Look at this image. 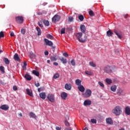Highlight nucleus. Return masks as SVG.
<instances>
[{
    "label": "nucleus",
    "instance_id": "a19ab883",
    "mask_svg": "<svg viewBox=\"0 0 130 130\" xmlns=\"http://www.w3.org/2000/svg\"><path fill=\"white\" fill-rule=\"evenodd\" d=\"M66 33V28H62L61 29V34H64Z\"/></svg>",
    "mask_w": 130,
    "mask_h": 130
},
{
    "label": "nucleus",
    "instance_id": "864d4df0",
    "mask_svg": "<svg viewBox=\"0 0 130 130\" xmlns=\"http://www.w3.org/2000/svg\"><path fill=\"white\" fill-rule=\"evenodd\" d=\"M44 54L45 55H48V54H49V52H48V51H45L44 52Z\"/></svg>",
    "mask_w": 130,
    "mask_h": 130
},
{
    "label": "nucleus",
    "instance_id": "5701e85b",
    "mask_svg": "<svg viewBox=\"0 0 130 130\" xmlns=\"http://www.w3.org/2000/svg\"><path fill=\"white\" fill-rule=\"evenodd\" d=\"M116 89H117V86L116 85H112L110 87V90L112 92H116Z\"/></svg>",
    "mask_w": 130,
    "mask_h": 130
},
{
    "label": "nucleus",
    "instance_id": "412c9836",
    "mask_svg": "<svg viewBox=\"0 0 130 130\" xmlns=\"http://www.w3.org/2000/svg\"><path fill=\"white\" fill-rule=\"evenodd\" d=\"M39 96L41 99H45L46 98V93L45 92H41L39 94Z\"/></svg>",
    "mask_w": 130,
    "mask_h": 130
},
{
    "label": "nucleus",
    "instance_id": "7c9ffc66",
    "mask_svg": "<svg viewBox=\"0 0 130 130\" xmlns=\"http://www.w3.org/2000/svg\"><path fill=\"white\" fill-rule=\"evenodd\" d=\"M85 74L87 75V76H92L93 72L91 71H85Z\"/></svg>",
    "mask_w": 130,
    "mask_h": 130
},
{
    "label": "nucleus",
    "instance_id": "bf43d9fd",
    "mask_svg": "<svg viewBox=\"0 0 130 130\" xmlns=\"http://www.w3.org/2000/svg\"><path fill=\"white\" fill-rule=\"evenodd\" d=\"M56 130H61V127H56Z\"/></svg>",
    "mask_w": 130,
    "mask_h": 130
},
{
    "label": "nucleus",
    "instance_id": "3c124183",
    "mask_svg": "<svg viewBox=\"0 0 130 130\" xmlns=\"http://www.w3.org/2000/svg\"><path fill=\"white\" fill-rule=\"evenodd\" d=\"M63 55L65 56V57H68V56H69V54L67 52H64L63 53Z\"/></svg>",
    "mask_w": 130,
    "mask_h": 130
},
{
    "label": "nucleus",
    "instance_id": "6e6552de",
    "mask_svg": "<svg viewBox=\"0 0 130 130\" xmlns=\"http://www.w3.org/2000/svg\"><path fill=\"white\" fill-rule=\"evenodd\" d=\"M48 100L50 102L53 103L54 102V95L51 93H49L47 96Z\"/></svg>",
    "mask_w": 130,
    "mask_h": 130
},
{
    "label": "nucleus",
    "instance_id": "052dcab7",
    "mask_svg": "<svg viewBox=\"0 0 130 130\" xmlns=\"http://www.w3.org/2000/svg\"><path fill=\"white\" fill-rule=\"evenodd\" d=\"M123 17H124V18H127L128 17V14H124Z\"/></svg>",
    "mask_w": 130,
    "mask_h": 130
},
{
    "label": "nucleus",
    "instance_id": "cd10ccee",
    "mask_svg": "<svg viewBox=\"0 0 130 130\" xmlns=\"http://www.w3.org/2000/svg\"><path fill=\"white\" fill-rule=\"evenodd\" d=\"M60 60L62 62V63H64V64L67 63V62H68L67 59L63 57L60 58Z\"/></svg>",
    "mask_w": 130,
    "mask_h": 130
},
{
    "label": "nucleus",
    "instance_id": "c9c22d12",
    "mask_svg": "<svg viewBox=\"0 0 130 130\" xmlns=\"http://www.w3.org/2000/svg\"><path fill=\"white\" fill-rule=\"evenodd\" d=\"M70 63H71L72 66L75 67L76 66V62H75V59H72V60L70 61Z\"/></svg>",
    "mask_w": 130,
    "mask_h": 130
},
{
    "label": "nucleus",
    "instance_id": "1a4fd4ad",
    "mask_svg": "<svg viewBox=\"0 0 130 130\" xmlns=\"http://www.w3.org/2000/svg\"><path fill=\"white\" fill-rule=\"evenodd\" d=\"M52 20L53 23H56V22H58V21L60 20V16L58 15H55L53 16Z\"/></svg>",
    "mask_w": 130,
    "mask_h": 130
},
{
    "label": "nucleus",
    "instance_id": "4be33fe9",
    "mask_svg": "<svg viewBox=\"0 0 130 130\" xmlns=\"http://www.w3.org/2000/svg\"><path fill=\"white\" fill-rule=\"evenodd\" d=\"M80 30L82 33L85 34L86 32V26H85V25H82L80 26Z\"/></svg>",
    "mask_w": 130,
    "mask_h": 130
},
{
    "label": "nucleus",
    "instance_id": "f8f14e48",
    "mask_svg": "<svg viewBox=\"0 0 130 130\" xmlns=\"http://www.w3.org/2000/svg\"><path fill=\"white\" fill-rule=\"evenodd\" d=\"M44 41L46 43V45H48L49 46H52L53 45L52 42L48 40L47 39H45Z\"/></svg>",
    "mask_w": 130,
    "mask_h": 130
},
{
    "label": "nucleus",
    "instance_id": "f257e3e1",
    "mask_svg": "<svg viewBox=\"0 0 130 130\" xmlns=\"http://www.w3.org/2000/svg\"><path fill=\"white\" fill-rule=\"evenodd\" d=\"M75 36L77 39L78 40L79 42L81 43H85L86 41H87V36L85 35L83 37V33L82 32H77L75 34Z\"/></svg>",
    "mask_w": 130,
    "mask_h": 130
},
{
    "label": "nucleus",
    "instance_id": "bb28decb",
    "mask_svg": "<svg viewBox=\"0 0 130 130\" xmlns=\"http://www.w3.org/2000/svg\"><path fill=\"white\" fill-rule=\"evenodd\" d=\"M36 30H37L38 32V36H40V35H41V29H40V28H39V27H36Z\"/></svg>",
    "mask_w": 130,
    "mask_h": 130
},
{
    "label": "nucleus",
    "instance_id": "8fccbe9b",
    "mask_svg": "<svg viewBox=\"0 0 130 130\" xmlns=\"http://www.w3.org/2000/svg\"><path fill=\"white\" fill-rule=\"evenodd\" d=\"M105 82H112V80L110 78H107L106 79Z\"/></svg>",
    "mask_w": 130,
    "mask_h": 130
},
{
    "label": "nucleus",
    "instance_id": "c85d7f7f",
    "mask_svg": "<svg viewBox=\"0 0 130 130\" xmlns=\"http://www.w3.org/2000/svg\"><path fill=\"white\" fill-rule=\"evenodd\" d=\"M4 61L6 64H10V60L8 58H4Z\"/></svg>",
    "mask_w": 130,
    "mask_h": 130
},
{
    "label": "nucleus",
    "instance_id": "e433bc0d",
    "mask_svg": "<svg viewBox=\"0 0 130 130\" xmlns=\"http://www.w3.org/2000/svg\"><path fill=\"white\" fill-rule=\"evenodd\" d=\"M47 38L51 39V40H53V37L51 36L50 34H48L47 36Z\"/></svg>",
    "mask_w": 130,
    "mask_h": 130
},
{
    "label": "nucleus",
    "instance_id": "f704fd0d",
    "mask_svg": "<svg viewBox=\"0 0 130 130\" xmlns=\"http://www.w3.org/2000/svg\"><path fill=\"white\" fill-rule=\"evenodd\" d=\"M43 23L44 24L45 26H49V21H48V20H44Z\"/></svg>",
    "mask_w": 130,
    "mask_h": 130
},
{
    "label": "nucleus",
    "instance_id": "0eeeda50",
    "mask_svg": "<svg viewBox=\"0 0 130 130\" xmlns=\"http://www.w3.org/2000/svg\"><path fill=\"white\" fill-rule=\"evenodd\" d=\"M16 22H17L18 24H22L23 22H24V18L21 16H17L16 17Z\"/></svg>",
    "mask_w": 130,
    "mask_h": 130
},
{
    "label": "nucleus",
    "instance_id": "680f3d73",
    "mask_svg": "<svg viewBox=\"0 0 130 130\" xmlns=\"http://www.w3.org/2000/svg\"><path fill=\"white\" fill-rule=\"evenodd\" d=\"M117 81H118V80H117V78H114V80H113L114 82H116Z\"/></svg>",
    "mask_w": 130,
    "mask_h": 130
},
{
    "label": "nucleus",
    "instance_id": "20e7f679",
    "mask_svg": "<svg viewBox=\"0 0 130 130\" xmlns=\"http://www.w3.org/2000/svg\"><path fill=\"white\" fill-rule=\"evenodd\" d=\"M76 85L78 86L77 88L80 92H81V93L85 92V87L82 85L81 82H76Z\"/></svg>",
    "mask_w": 130,
    "mask_h": 130
},
{
    "label": "nucleus",
    "instance_id": "4468645a",
    "mask_svg": "<svg viewBox=\"0 0 130 130\" xmlns=\"http://www.w3.org/2000/svg\"><path fill=\"white\" fill-rule=\"evenodd\" d=\"M13 58L16 61H20V60H21V59L20 58V57H19L18 53H15L14 54Z\"/></svg>",
    "mask_w": 130,
    "mask_h": 130
},
{
    "label": "nucleus",
    "instance_id": "c756f323",
    "mask_svg": "<svg viewBox=\"0 0 130 130\" xmlns=\"http://www.w3.org/2000/svg\"><path fill=\"white\" fill-rule=\"evenodd\" d=\"M88 14L90 17H94L95 16V14H94V12L93 11L89 10V11L88 12Z\"/></svg>",
    "mask_w": 130,
    "mask_h": 130
},
{
    "label": "nucleus",
    "instance_id": "09e8293b",
    "mask_svg": "<svg viewBox=\"0 0 130 130\" xmlns=\"http://www.w3.org/2000/svg\"><path fill=\"white\" fill-rule=\"evenodd\" d=\"M73 20H74V18H73V17L70 16L69 17V22H73Z\"/></svg>",
    "mask_w": 130,
    "mask_h": 130
},
{
    "label": "nucleus",
    "instance_id": "ea45409f",
    "mask_svg": "<svg viewBox=\"0 0 130 130\" xmlns=\"http://www.w3.org/2000/svg\"><path fill=\"white\" fill-rule=\"evenodd\" d=\"M54 79H57V78H59V74L58 73H56L53 76Z\"/></svg>",
    "mask_w": 130,
    "mask_h": 130
},
{
    "label": "nucleus",
    "instance_id": "6ab92c4d",
    "mask_svg": "<svg viewBox=\"0 0 130 130\" xmlns=\"http://www.w3.org/2000/svg\"><path fill=\"white\" fill-rule=\"evenodd\" d=\"M64 88L68 91H70L72 89V85L70 84L67 83L65 84Z\"/></svg>",
    "mask_w": 130,
    "mask_h": 130
},
{
    "label": "nucleus",
    "instance_id": "13d9d810",
    "mask_svg": "<svg viewBox=\"0 0 130 130\" xmlns=\"http://www.w3.org/2000/svg\"><path fill=\"white\" fill-rule=\"evenodd\" d=\"M38 92H40L41 91H42V88H39L38 89Z\"/></svg>",
    "mask_w": 130,
    "mask_h": 130
},
{
    "label": "nucleus",
    "instance_id": "dca6fc26",
    "mask_svg": "<svg viewBox=\"0 0 130 130\" xmlns=\"http://www.w3.org/2000/svg\"><path fill=\"white\" fill-rule=\"evenodd\" d=\"M125 113L127 115H130V107L127 106L125 108Z\"/></svg>",
    "mask_w": 130,
    "mask_h": 130
},
{
    "label": "nucleus",
    "instance_id": "2eb2a0df",
    "mask_svg": "<svg viewBox=\"0 0 130 130\" xmlns=\"http://www.w3.org/2000/svg\"><path fill=\"white\" fill-rule=\"evenodd\" d=\"M106 121L108 124H113V120H112L111 118H106Z\"/></svg>",
    "mask_w": 130,
    "mask_h": 130
},
{
    "label": "nucleus",
    "instance_id": "f3484780",
    "mask_svg": "<svg viewBox=\"0 0 130 130\" xmlns=\"http://www.w3.org/2000/svg\"><path fill=\"white\" fill-rule=\"evenodd\" d=\"M25 79L27 80V81H31L32 80V77L30 76L28 73H27L24 76Z\"/></svg>",
    "mask_w": 130,
    "mask_h": 130
},
{
    "label": "nucleus",
    "instance_id": "603ef678",
    "mask_svg": "<svg viewBox=\"0 0 130 130\" xmlns=\"http://www.w3.org/2000/svg\"><path fill=\"white\" fill-rule=\"evenodd\" d=\"M38 24L39 26L40 27H41V28H43V24L40 23V22H38Z\"/></svg>",
    "mask_w": 130,
    "mask_h": 130
},
{
    "label": "nucleus",
    "instance_id": "ddd939ff",
    "mask_svg": "<svg viewBox=\"0 0 130 130\" xmlns=\"http://www.w3.org/2000/svg\"><path fill=\"white\" fill-rule=\"evenodd\" d=\"M68 98V93L66 92H63L61 93V98L63 99V100H66Z\"/></svg>",
    "mask_w": 130,
    "mask_h": 130
},
{
    "label": "nucleus",
    "instance_id": "f03ea898",
    "mask_svg": "<svg viewBox=\"0 0 130 130\" xmlns=\"http://www.w3.org/2000/svg\"><path fill=\"white\" fill-rule=\"evenodd\" d=\"M112 113L115 114L117 116L118 115H120L122 111L121 110V108L119 106H117L115 107L114 109L112 110Z\"/></svg>",
    "mask_w": 130,
    "mask_h": 130
},
{
    "label": "nucleus",
    "instance_id": "338daca9",
    "mask_svg": "<svg viewBox=\"0 0 130 130\" xmlns=\"http://www.w3.org/2000/svg\"><path fill=\"white\" fill-rule=\"evenodd\" d=\"M19 116H20L21 117H22V116H23V115L22 114V113H20L19 114Z\"/></svg>",
    "mask_w": 130,
    "mask_h": 130
},
{
    "label": "nucleus",
    "instance_id": "423d86ee",
    "mask_svg": "<svg viewBox=\"0 0 130 130\" xmlns=\"http://www.w3.org/2000/svg\"><path fill=\"white\" fill-rule=\"evenodd\" d=\"M114 32L117 36V37L119 38V39H121L122 38V32H121L120 30L115 29H114Z\"/></svg>",
    "mask_w": 130,
    "mask_h": 130
},
{
    "label": "nucleus",
    "instance_id": "0e129e2a",
    "mask_svg": "<svg viewBox=\"0 0 130 130\" xmlns=\"http://www.w3.org/2000/svg\"><path fill=\"white\" fill-rule=\"evenodd\" d=\"M75 82H81V81L80 80V79H76V80H75Z\"/></svg>",
    "mask_w": 130,
    "mask_h": 130
},
{
    "label": "nucleus",
    "instance_id": "58836bf2",
    "mask_svg": "<svg viewBox=\"0 0 130 130\" xmlns=\"http://www.w3.org/2000/svg\"><path fill=\"white\" fill-rule=\"evenodd\" d=\"M3 37H5V34L4 31H2L0 32V38H3Z\"/></svg>",
    "mask_w": 130,
    "mask_h": 130
},
{
    "label": "nucleus",
    "instance_id": "72a5a7b5",
    "mask_svg": "<svg viewBox=\"0 0 130 130\" xmlns=\"http://www.w3.org/2000/svg\"><path fill=\"white\" fill-rule=\"evenodd\" d=\"M78 19L81 21V22H83L84 21V16L83 15H80L78 16Z\"/></svg>",
    "mask_w": 130,
    "mask_h": 130
},
{
    "label": "nucleus",
    "instance_id": "69168bd1",
    "mask_svg": "<svg viewBox=\"0 0 130 130\" xmlns=\"http://www.w3.org/2000/svg\"><path fill=\"white\" fill-rule=\"evenodd\" d=\"M34 56H35V55L32 54V55H31L30 56V58H33V57H34Z\"/></svg>",
    "mask_w": 130,
    "mask_h": 130
},
{
    "label": "nucleus",
    "instance_id": "9d476101",
    "mask_svg": "<svg viewBox=\"0 0 130 130\" xmlns=\"http://www.w3.org/2000/svg\"><path fill=\"white\" fill-rule=\"evenodd\" d=\"M117 94L119 96H124L125 95V92L121 88H118L117 90Z\"/></svg>",
    "mask_w": 130,
    "mask_h": 130
},
{
    "label": "nucleus",
    "instance_id": "79ce46f5",
    "mask_svg": "<svg viewBox=\"0 0 130 130\" xmlns=\"http://www.w3.org/2000/svg\"><path fill=\"white\" fill-rule=\"evenodd\" d=\"M26 67H27V62H24L23 66V70H26Z\"/></svg>",
    "mask_w": 130,
    "mask_h": 130
},
{
    "label": "nucleus",
    "instance_id": "49530a36",
    "mask_svg": "<svg viewBox=\"0 0 130 130\" xmlns=\"http://www.w3.org/2000/svg\"><path fill=\"white\" fill-rule=\"evenodd\" d=\"M13 90H14V91H17L18 90V87H17V86L14 85L13 86Z\"/></svg>",
    "mask_w": 130,
    "mask_h": 130
},
{
    "label": "nucleus",
    "instance_id": "37998d69",
    "mask_svg": "<svg viewBox=\"0 0 130 130\" xmlns=\"http://www.w3.org/2000/svg\"><path fill=\"white\" fill-rule=\"evenodd\" d=\"M64 123H65V125H66V126H70V123L68 122V120H65Z\"/></svg>",
    "mask_w": 130,
    "mask_h": 130
},
{
    "label": "nucleus",
    "instance_id": "39448f33",
    "mask_svg": "<svg viewBox=\"0 0 130 130\" xmlns=\"http://www.w3.org/2000/svg\"><path fill=\"white\" fill-rule=\"evenodd\" d=\"M104 71L105 73H107L108 74L109 73H112V71H114V67L106 66L104 67Z\"/></svg>",
    "mask_w": 130,
    "mask_h": 130
},
{
    "label": "nucleus",
    "instance_id": "a18cd8bd",
    "mask_svg": "<svg viewBox=\"0 0 130 130\" xmlns=\"http://www.w3.org/2000/svg\"><path fill=\"white\" fill-rule=\"evenodd\" d=\"M21 34H23V35L25 34V33H26V30H25V29H24V28L21 29Z\"/></svg>",
    "mask_w": 130,
    "mask_h": 130
},
{
    "label": "nucleus",
    "instance_id": "c03bdc74",
    "mask_svg": "<svg viewBox=\"0 0 130 130\" xmlns=\"http://www.w3.org/2000/svg\"><path fill=\"white\" fill-rule=\"evenodd\" d=\"M91 122H92V123H97V121L95 119H91Z\"/></svg>",
    "mask_w": 130,
    "mask_h": 130
},
{
    "label": "nucleus",
    "instance_id": "7ed1b4c3",
    "mask_svg": "<svg viewBox=\"0 0 130 130\" xmlns=\"http://www.w3.org/2000/svg\"><path fill=\"white\" fill-rule=\"evenodd\" d=\"M91 95L92 91L89 89H87L84 92L82 93V96L84 98H89V97H91Z\"/></svg>",
    "mask_w": 130,
    "mask_h": 130
},
{
    "label": "nucleus",
    "instance_id": "9b49d317",
    "mask_svg": "<svg viewBox=\"0 0 130 130\" xmlns=\"http://www.w3.org/2000/svg\"><path fill=\"white\" fill-rule=\"evenodd\" d=\"M91 104H92V102L90 100H85L83 103L84 106H90Z\"/></svg>",
    "mask_w": 130,
    "mask_h": 130
},
{
    "label": "nucleus",
    "instance_id": "aec40b11",
    "mask_svg": "<svg viewBox=\"0 0 130 130\" xmlns=\"http://www.w3.org/2000/svg\"><path fill=\"white\" fill-rule=\"evenodd\" d=\"M26 93L28 96H30V97H34V95H33V93L32 92V90L27 88L26 89Z\"/></svg>",
    "mask_w": 130,
    "mask_h": 130
},
{
    "label": "nucleus",
    "instance_id": "774afa93",
    "mask_svg": "<svg viewBox=\"0 0 130 130\" xmlns=\"http://www.w3.org/2000/svg\"><path fill=\"white\" fill-rule=\"evenodd\" d=\"M111 82H107V84H108V85H110V84H111Z\"/></svg>",
    "mask_w": 130,
    "mask_h": 130
},
{
    "label": "nucleus",
    "instance_id": "4c0bfd02",
    "mask_svg": "<svg viewBox=\"0 0 130 130\" xmlns=\"http://www.w3.org/2000/svg\"><path fill=\"white\" fill-rule=\"evenodd\" d=\"M0 71L2 72V73H5V67L3 66L0 67Z\"/></svg>",
    "mask_w": 130,
    "mask_h": 130
},
{
    "label": "nucleus",
    "instance_id": "393cba45",
    "mask_svg": "<svg viewBox=\"0 0 130 130\" xmlns=\"http://www.w3.org/2000/svg\"><path fill=\"white\" fill-rule=\"evenodd\" d=\"M113 35V32L111 31V30H109L107 31V36L108 37H110Z\"/></svg>",
    "mask_w": 130,
    "mask_h": 130
},
{
    "label": "nucleus",
    "instance_id": "de8ad7c7",
    "mask_svg": "<svg viewBox=\"0 0 130 130\" xmlns=\"http://www.w3.org/2000/svg\"><path fill=\"white\" fill-rule=\"evenodd\" d=\"M99 85H100V86L101 87H102L103 88H104V84L102 82H99Z\"/></svg>",
    "mask_w": 130,
    "mask_h": 130
},
{
    "label": "nucleus",
    "instance_id": "4d7b16f0",
    "mask_svg": "<svg viewBox=\"0 0 130 130\" xmlns=\"http://www.w3.org/2000/svg\"><path fill=\"white\" fill-rule=\"evenodd\" d=\"M35 86L36 87H39V86H40V84H39V83L38 82L37 83H35Z\"/></svg>",
    "mask_w": 130,
    "mask_h": 130
},
{
    "label": "nucleus",
    "instance_id": "a211bd4d",
    "mask_svg": "<svg viewBox=\"0 0 130 130\" xmlns=\"http://www.w3.org/2000/svg\"><path fill=\"white\" fill-rule=\"evenodd\" d=\"M1 109H2V110H8L9 108V106L8 105H3L1 106L0 107Z\"/></svg>",
    "mask_w": 130,
    "mask_h": 130
},
{
    "label": "nucleus",
    "instance_id": "e2e57ef3",
    "mask_svg": "<svg viewBox=\"0 0 130 130\" xmlns=\"http://www.w3.org/2000/svg\"><path fill=\"white\" fill-rule=\"evenodd\" d=\"M64 130H73L72 128H66Z\"/></svg>",
    "mask_w": 130,
    "mask_h": 130
},
{
    "label": "nucleus",
    "instance_id": "473e14b6",
    "mask_svg": "<svg viewBox=\"0 0 130 130\" xmlns=\"http://www.w3.org/2000/svg\"><path fill=\"white\" fill-rule=\"evenodd\" d=\"M50 59L52 61H55L56 60H57V58L56 57V56H51Z\"/></svg>",
    "mask_w": 130,
    "mask_h": 130
},
{
    "label": "nucleus",
    "instance_id": "2f4dec72",
    "mask_svg": "<svg viewBox=\"0 0 130 130\" xmlns=\"http://www.w3.org/2000/svg\"><path fill=\"white\" fill-rule=\"evenodd\" d=\"M89 66L92 68H96V64L93 61L89 62Z\"/></svg>",
    "mask_w": 130,
    "mask_h": 130
},
{
    "label": "nucleus",
    "instance_id": "5fc2aeb1",
    "mask_svg": "<svg viewBox=\"0 0 130 130\" xmlns=\"http://www.w3.org/2000/svg\"><path fill=\"white\" fill-rule=\"evenodd\" d=\"M10 36H11V37H14V36H15V34L13 32H10Z\"/></svg>",
    "mask_w": 130,
    "mask_h": 130
},
{
    "label": "nucleus",
    "instance_id": "b1692460",
    "mask_svg": "<svg viewBox=\"0 0 130 130\" xmlns=\"http://www.w3.org/2000/svg\"><path fill=\"white\" fill-rule=\"evenodd\" d=\"M29 116H30V117H32V118H35V119H36V118L37 117V116H36V115L33 113V112H30L29 113Z\"/></svg>",
    "mask_w": 130,
    "mask_h": 130
},
{
    "label": "nucleus",
    "instance_id": "6e6d98bb",
    "mask_svg": "<svg viewBox=\"0 0 130 130\" xmlns=\"http://www.w3.org/2000/svg\"><path fill=\"white\" fill-rule=\"evenodd\" d=\"M53 64L54 66H56V67H57V66H58V63H57V62H54Z\"/></svg>",
    "mask_w": 130,
    "mask_h": 130
},
{
    "label": "nucleus",
    "instance_id": "a878e982",
    "mask_svg": "<svg viewBox=\"0 0 130 130\" xmlns=\"http://www.w3.org/2000/svg\"><path fill=\"white\" fill-rule=\"evenodd\" d=\"M32 74H33V75H35V76H36L37 77H39V72L36 70H33L32 71Z\"/></svg>",
    "mask_w": 130,
    "mask_h": 130
}]
</instances>
